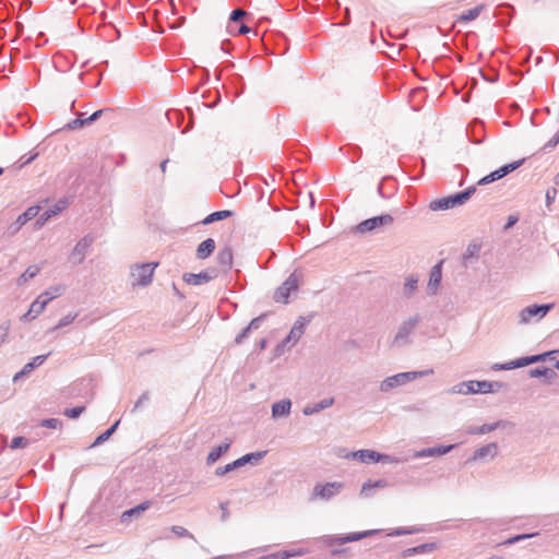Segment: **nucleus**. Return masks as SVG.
Instances as JSON below:
<instances>
[{
  "mask_svg": "<svg viewBox=\"0 0 559 559\" xmlns=\"http://www.w3.org/2000/svg\"><path fill=\"white\" fill-rule=\"evenodd\" d=\"M453 448H455V444L427 448V449H423L420 451L415 452L414 457L421 459V457H427V456L443 455V454L449 453Z\"/></svg>",
  "mask_w": 559,
  "mask_h": 559,
  "instance_id": "nucleus-19",
  "label": "nucleus"
},
{
  "mask_svg": "<svg viewBox=\"0 0 559 559\" xmlns=\"http://www.w3.org/2000/svg\"><path fill=\"white\" fill-rule=\"evenodd\" d=\"M476 192V187L472 186L465 189L464 191H460L455 194H451L444 198L432 200L429 203V209L431 211H445L453 209L459 205H463L466 201L471 199V197Z\"/></svg>",
  "mask_w": 559,
  "mask_h": 559,
  "instance_id": "nucleus-3",
  "label": "nucleus"
},
{
  "mask_svg": "<svg viewBox=\"0 0 559 559\" xmlns=\"http://www.w3.org/2000/svg\"><path fill=\"white\" fill-rule=\"evenodd\" d=\"M37 156H38V153H34V154L29 155L28 157L22 156L19 160L20 162L19 167L22 168V167L31 164Z\"/></svg>",
  "mask_w": 559,
  "mask_h": 559,
  "instance_id": "nucleus-58",
  "label": "nucleus"
},
{
  "mask_svg": "<svg viewBox=\"0 0 559 559\" xmlns=\"http://www.w3.org/2000/svg\"><path fill=\"white\" fill-rule=\"evenodd\" d=\"M480 250V246L477 243H469L465 250L463 255L464 261H467L469 258L476 257Z\"/></svg>",
  "mask_w": 559,
  "mask_h": 559,
  "instance_id": "nucleus-42",
  "label": "nucleus"
},
{
  "mask_svg": "<svg viewBox=\"0 0 559 559\" xmlns=\"http://www.w3.org/2000/svg\"><path fill=\"white\" fill-rule=\"evenodd\" d=\"M9 335V326L0 325V345L7 340Z\"/></svg>",
  "mask_w": 559,
  "mask_h": 559,
  "instance_id": "nucleus-60",
  "label": "nucleus"
},
{
  "mask_svg": "<svg viewBox=\"0 0 559 559\" xmlns=\"http://www.w3.org/2000/svg\"><path fill=\"white\" fill-rule=\"evenodd\" d=\"M239 467H242V466H241L239 460L237 459L234 462H231V463H229V464H227L225 466L217 467L215 469V475L216 476H223V475H225V474H227V473H229L231 471H235V469H237Z\"/></svg>",
  "mask_w": 559,
  "mask_h": 559,
  "instance_id": "nucleus-37",
  "label": "nucleus"
},
{
  "mask_svg": "<svg viewBox=\"0 0 559 559\" xmlns=\"http://www.w3.org/2000/svg\"><path fill=\"white\" fill-rule=\"evenodd\" d=\"M33 371V367L31 365H25L23 367V369L19 372H16L14 376H13V382H17L19 380H21L22 378L28 376L31 372Z\"/></svg>",
  "mask_w": 559,
  "mask_h": 559,
  "instance_id": "nucleus-49",
  "label": "nucleus"
},
{
  "mask_svg": "<svg viewBox=\"0 0 559 559\" xmlns=\"http://www.w3.org/2000/svg\"><path fill=\"white\" fill-rule=\"evenodd\" d=\"M348 456L359 460L362 463H397L399 460L386 454H381L373 450H358L352 452Z\"/></svg>",
  "mask_w": 559,
  "mask_h": 559,
  "instance_id": "nucleus-7",
  "label": "nucleus"
},
{
  "mask_svg": "<svg viewBox=\"0 0 559 559\" xmlns=\"http://www.w3.org/2000/svg\"><path fill=\"white\" fill-rule=\"evenodd\" d=\"M389 484L385 479H378L376 481H371V480H368L366 481L362 487H361V490H360V495L361 496H365V497H369L371 493H370V490L373 489V488H385L388 487Z\"/></svg>",
  "mask_w": 559,
  "mask_h": 559,
  "instance_id": "nucleus-31",
  "label": "nucleus"
},
{
  "mask_svg": "<svg viewBox=\"0 0 559 559\" xmlns=\"http://www.w3.org/2000/svg\"><path fill=\"white\" fill-rule=\"evenodd\" d=\"M441 264L442 262H439L436 264L430 272L429 282H428V289L435 294L440 285L441 278H442V271H441Z\"/></svg>",
  "mask_w": 559,
  "mask_h": 559,
  "instance_id": "nucleus-23",
  "label": "nucleus"
},
{
  "mask_svg": "<svg viewBox=\"0 0 559 559\" xmlns=\"http://www.w3.org/2000/svg\"><path fill=\"white\" fill-rule=\"evenodd\" d=\"M545 372H546V367H537V368L531 369L528 371V374L531 378H542L543 374H545Z\"/></svg>",
  "mask_w": 559,
  "mask_h": 559,
  "instance_id": "nucleus-57",
  "label": "nucleus"
},
{
  "mask_svg": "<svg viewBox=\"0 0 559 559\" xmlns=\"http://www.w3.org/2000/svg\"><path fill=\"white\" fill-rule=\"evenodd\" d=\"M418 280L414 276H409L406 278L404 283V294L412 295L417 289Z\"/></svg>",
  "mask_w": 559,
  "mask_h": 559,
  "instance_id": "nucleus-40",
  "label": "nucleus"
},
{
  "mask_svg": "<svg viewBox=\"0 0 559 559\" xmlns=\"http://www.w3.org/2000/svg\"><path fill=\"white\" fill-rule=\"evenodd\" d=\"M148 507H150V502H147V501L142 502L139 506L124 511L122 514V519L124 520L126 518L139 516L142 512H144L146 509H148Z\"/></svg>",
  "mask_w": 559,
  "mask_h": 559,
  "instance_id": "nucleus-36",
  "label": "nucleus"
},
{
  "mask_svg": "<svg viewBox=\"0 0 559 559\" xmlns=\"http://www.w3.org/2000/svg\"><path fill=\"white\" fill-rule=\"evenodd\" d=\"M265 454H266V451L250 452V453L242 455L238 460H239L241 466H245L247 464L258 463L260 460H262L265 456Z\"/></svg>",
  "mask_w": 559,
  "mask_h": 559,
  "instance_id": "nucleus-33",
  "label": "nucleus"
},
{
  "mask_svg": "<svg viewBox=\"0 0 559 559\" xmlns=\"http://www.w3.org/2000/svg\"><path fill=\"white\" fill-rule=\"evenodd\" d=\"M555 197H556L555 189H552L551 191L550 190L547 191V193H546L547 205H550V203L555 200Z\"/></svg>",
  "mask_w": 559,
  "mask_h": 559,
  "instance_id": "nucleus-63",
  "label": "nucleus"
},
{
  "mask_svg": "<svg viewBox=\"0 0 559 559\" xmlns=\"http://www.w3.org/2000/svg\"><path fill=\"white\" fill-rule=\"evenodd\" d=\"M555 304L530 305L519 312V323L530 324L533 321H539L545 318L552 309Z\"/></svg>",
  "mask_w": 559,
  "mask_h": 559,
  "instance_id": "nucleus-5",
  "label": "nucleus"
},
{
  "mask_svg": "<svg viewBox=\"0 0 559 559\" xmlns=\"http://www.w3.org/2000/svg\"><path fill=\"white\" fill-rule=\"evenodd\" d=\"M559 143V135L555 134L546 144L545 148H554Z\"/></svg>",
  "mask_w": 559,
  "mask_h": 559,
  "instance_id": "nucleus-61",
  "label": "nucleus"
},
{
  "mask_svg": "<svg viewBox=\"0 0 559 559\" xmlns=\"http://www.w3.org/2000/svg\"><path fill=\"white\" fill-rule=\"evenodd\" d=\"M233 214L234 213L229 210L216 211V212H213L210 215H207L201 223L203 225H210L212 223L226 219V218L233 216Z\"/></svg>",
  "mask_w": 559,
  "mask_h": 559,
  "instance_id": "nucleus-30",
  "label": "nucleus"
},
{
  "mask_svg": "<svg viewBox=\"0 0 559 559\" xmlns=\"http://www.w3.org/2000/svg\"><path fill=\"white\" fill-rule=\"evenodd\" d=\"M215 250V240L213 238H207L203 240L197 248V258L200 260H204L209 258Z\"/></svg>",
  "mask_w": 559,
  "mask_h": 559,
  "instance_id": "nucleus-21",
  "label": "nucleus"
},
{
  "mask_svg": "<svg viewBox=\"0 0 559 559\" xmlns=\"http://www.w3.org/2000/svg\"><path fill=\"white\" fill-rule=\"evenodd\" d=\"M66 292V286L62 284L49 287L47 290L40 294L43 298L49 302L50 300L61 296Z\"/></svg>",
  "mask_w": 559,
  "mask_h": 559,
  "instance_id": "nucleus-32",
  "label": "nucleus"
},
{
  "mask_svg": "<svg viewBox=\"0 0 559 559\" xmlns=\"http://www.w3.org/2000/svg\"><path fill=\"white\" fill-rule=\"evenodd\" d=\"M551 353H545V354H538V355H532L526 357H521L519 359L506 362V364H495L491 368L496 371L499 370H512L515 368L525 367L538 361H543L546 359L548 355Z\"/></svg>",
  "mask_w": 559,
  "mask_h": 559,
  "instance_id": "nucleus-8",
  "label": "nucleus"
},
{
  "mask_svg": "<svg viewBox=\"0 0 559 559\" xmlns=\"http://www.w3.org/2000/svg\"><path fill=\"white\" fill-rule=\"evenodd\" d=\"M343 488V484L338 481L326 483L324 485L317 484L312 491L311 499L330 500L335 497Z\"/></svg>",
  "mask_w": 559,
  "mask_h": 559,
  "instance_id": "nucleus-13",
  "label": "nucleus"
},
{
  "mask_svg": "<svg viewBox=\"0 0 559 559\" xmlns=\"http://www.w3.org/2000/svg\"><path fill=\"white\" fill-rule=\"evenodd\" d=\"M231 441L226 440L224 443L219 444L218 447L214 448L206 457V464L212 465L214 464L224 453H226L230 448Z\"/></svg>",
  "mask_w": 559,
  "mask_h": 559,
  "instance_id": "nucleus-24",
  "label": "nucleus"
},
{
  "mask_svg": "<svg viewBox=\"0 0 559 559\" xmlns=\"http://www.w3.org/2000/svg\"><path fill=\"white\" fill-rule=\"evenodd\" d=\"M292 402L288 399L281 400L272 405V416L274 418L285 417L290 414Z\"/></svg>",
  "mask_w": 559,
  "mask_h": 559,
  "instance_id": "nucleus-22",
  "label": "nucleus"
},
{
  "mask_svg": "<svg viewBox=\"0 0 559 559\" xmlns=\"http://www.w3.org/2000/svg\"><path fill=\"white\" fill-rule=\"evenodd\" d=\"M503 384L501 382H490V381H464L459 384L453 385L448 390L450 394H476V393H490L495 391V388L500 389Z\"/></svg>",
  "mask_w": 559,
  "mask_h": 559,
  "instance_id": "nucleus-1",
  "label": "nucleus"
},
{
  "mask_svg": "<svg viewBox=\"0 0 559 559\" xmlns=\"http://www.w3.org/2000/svg\"><path fill=\"white\" fill-rule=\"evenodd\" d=\"M39 206H29L25 212L17 216L15 222L8 227L7 233L10 236L15 235L28 221L35 218L39 213Z\"/></svg>",
  "mask_w": 559,
  "mask_h": 559,
  "instance_id": "nucleus-15",
  "label": "nucleus"
},
{
  "mask_svg": "<svg viewBox=\"0 0 559 559\" xmlns=\"http://www.w3.org/2000/svg\"><path fill=\"white\" fill-rule=\"evenodd\" d=\"M250 31H251V29H250V27H249V26H247L246 24H241V25L239 26V28H238L237 34H239V35H245V34H248Z\"/></svg>",
  "mask_w": 559,
  "mask_h": 559,
  "instance_id": "nucleus-64",
  "label": "nucleus"
},
{
  "mask_svg": "<svg viewBox=\"0 0 559 559\" xmlns=\"http://www.w3.org/2000/svg\"><path fill=\"white\" fill-rule=\"evenodd\" d=\"M41 427L50 428V429H59L62 427V421L58 418H47L43 419L39 424Z\"/></svg>",
  "mask_w": 559,
  "mask_h": 559,
  "instance_id": "nucleus-41",
  "label": "nucleus"
},
{
  "mask_svg": "<svg viewBox=\"0 0 559 559\" xmlns=\"http://www.w3.org/2000/svg\"><path fill=\"white\" fill-rule=\"evenodd\" d=\"M420 321L421 316L419 313H415L403 320L393 337L392 345L395 347H405L411 345L413 343L412 334L415 332Z\"/></svg>",
  "mask_w": 559,
  "mask_h": 559,
  "instance_id": "nucleus-4",
  "label": "nucleus"
},
{
  "mask_svg": "<svg viewBox=\"0 0 559 559\" xmlns=\"http://www.w3.org/2000/svg\"><path fill=\"white\" fill-rule=\"evenodd\" d=\"M252 330L250 329L249 325H247L245 329H242V331L236 336L235 338V343L237 345L241 344L245 342V340L249 336V333L251 332Z\"/></svg>",
  "mask_w": 559,
  "mask_h": 559,
  "instance_id": "nucleus-54",
  "label": "nucleus"
},
{
  "mask_svg": "<svg viewBox=\"0 0 559 559\" xmlns=\"http://www.w3.org/2000/svg\"><path fill=\"white\" fill-rule=\"evenodd\" d=\"M63 206L56 204L52 209L45 211L35 222V229L41 228L52 216L57 215Z\"/></svg>",
  "mask_w": 559,
  "mask_h": 559,
  "instance_id": "nucleus-28",
  "label": "nucleus"
},
{
  "mask_svg": "<svg viewBox=\"0 0 559 559\" xmlns=\"http://www.w3.org/2000/svg\"><path fill=\"white\" fill-rule=\"evenodd\" d=\"M217 263L225 270H229L233 265V251L229 247H225L218 251L216 255Z\"/></svg>",
  "mask_w": 559,
  "mask_h": 559,
  "instance_id": "nucleus-27",
  "label": "nucleus"
},
{
  "mask_svg": "<svg viewBox=\"0 0 559 559\" xmlns=\"http://www.w3.org/2000/svg\"><path fill=\"white\" fill-rule=\"evenodd\" d=\"M40 269L36 265L28 266L25 272L20 276L19 284L25 283L32 278H34L38 273Z\"/></svg>",
  "mask_w": 559,
  "mask_h": 559,
  "instance_id": "nucleus-38",
  "label": "nucleus"
},
{
  "mask_svg": "<svg viewBox=\"0 0 559 559\" xmlns=\"http://www.w3.org/2000/svg\"><path fill=\"white\" fill-rule=\"evenodd\" d=\"M85 411V406H75L72 408H68L64 412V415L69 418L75 419L81 416V414Z\"/></svg>",
  "mask_w": 559,
  "mask_h": 559,
  "instance_id": "nucleus-45",
  "label": "nucleus"
},
{
  "mask_svg": "<svg viewBox=\"0 0 559 559\" xmlns=\"http://www.w3.org/2000/svg\"><path fill=\"white\" fill-rule=\"evenodd\" d=\"M538 533H532V534H521V535H515L509 539H507L504 542L506 545H512V544H515L520 540H523V539H526V538H531V537H534V536H537Z\"/></svg>",
  "mask_w": 559,
  "mask_h": 559,
  "instance_id": "nucleus-48",
  "label": "nucleus"
},
{
  "mask_svg": "<svg viewBox=\"0 0 559 559\" xmlns=\"http://www.w3.org/2000/svg\"><path fill=\"white\" fill-rule=\"evenodd\" d=\"M28 444V439L25 437H15L12 439L10 448L11 449H23Z\"/></svg>",
  "mask_w": 559,
  "mask_h": 559,
  "instance_id": "nucleus-46",
  "label": "nucleus"
},
{
  "mask_svg": "<svg viewBox=\"0 0 559 559\" xmlns=\"http://www.w3.org/2000/svg\"><path fill=\"white\" fill-rule=\"evenodd\" d=\"M157 263L134 264L130 270L132 286H147L151 284Z\"/></svg>",
  "mask_w": 559,
  "mask_h": 559,
  "instance_id": "nucleus-6",
  "label": "nucleus"
},
{
  "mask_svg": "<svg viewBox=\"0 0 559 559\" xmlns=\"http://www.w3.org/2000/svg\"><path fill=\"white\" fill-rule=\"evenodd\" d=\"M436 548L435 544H423L413 548H408L404 551V556H412L416 554H424L427 551H432Z\"/></svg>",
  "mask_w": 559,
  "mask_h": 559,
  "instance_id": "nucleus-35",
  "label": "nucleus"
},
{
  "mask_svg": "<svg viewBox=\"0 0 559 559\" xmlns=\"http://www.w3.org/2000/svg\"><path fill=\"white\" fill-rule=\"evenodd\" d=\"M247 15V12L242 9H235L231 11L230 15H229V21L230 22H238L240 20H242L245 16Z\"/></svg>",
  "mask_w": 559,
  "mask_h": 559,
  "instance_id": "nucleus-50",
  "label": "nucleus"
},
{
  "mask_svg": "<svg viewBox=\"0 0 559 559\" xmlns=\"http://www.w3.org/2000/svg\"><path fill=\"white\" fill-rule=\"evenodd\" d=\"M334 404V399L333 397H330V399H324L318 403H316L314 405H308L306 406L304 409H302V413L307 416L309 415H313V414H317L328 407H331L332 405Z\"/></svg>",
  "mask_w": 559,
  "mask_h": 559,
  "instance_id": "nucleus-26",
  "label": "nucleus"
},
{
  "mask_svg": "<svg viewBox=\"0 0 559 559\" xmlns=\"http://www.w3.org/2000/svg\"><path fill=\"white\" fill-rule=\"evenodd\" d=\"M78 317V312L75 313H68L67 316H64L63 318H61L58 322V324L56 326H53L52 329H50L48 332H52V331H56L58 329H61V328H64L69 324H71Z\"/></svg>",
  "mask_w": 559,
  "mask_h": 559,
  "instance_id": "nucleus-39",
  "label": "nucleus"
},
{
  "mask_svg": "<svg viewBox=\"0 0 559 559\" xmlns=\"http://www.w3.org/2000/svg\"><path fill=\"white\" fill-rule=\"evenodd\" d=\"M484 9H485V4H479L471 10H467L466 12L462 13L457 17L456 21L461 22V23H467V22L474 21L480 15V13Z\"/></svg>",
  "mask_w": 559,
  "mask_h": 559,
  "instance_id": "nucleus-29",
  "label": "nucleus"
},
{
  "mask_svg": "<svg viewBox=\"0 0 559 559\" xmlns=\"http://www.w3.org/2000/svg\"><path fill=\"white\" fill-rule=\"evenodd\" d=\"M265 318L266 313L260 314L259 317L252 319L248 325L250 326L251 330H258Z\"/></svg>",
  "mask_w": 559,
  "mask_h": 559,
  "instance_id": "nucleus-55",
  "label": "nucleus"
},
{
  "mask_svg": "<svg viewBox=\"0 0 559 559\" xmlns=\"http://www.w3.org/2000/svg\"><path fill=\"white\" fill-rule=\"evenodd\" d=\"M278 552H280V556L283 557L282 559H289V558H293V557H298V556H302V555L307 554V551L305 549L282 550V551H278Z\"/></svg>",
  "mask_w": 559,
  "mask_h": 559,
  "instance_id": "nucleus-47",
  "label": "nucleus"
},
{
  "mask_svg": "<svg viewBox=\"0 0 559 559\" xmlns=\"http://www.w3.org/2000/svg\"><path fill=\"white\" fill-rule=\"evenodd\" d=\"M47 301L43 296H38L31 305L28 311L22 317L24 321H31L39 316L46 308Z\"/></svg>",
  "mask_w": 559,
  "mask_h": 559,
  "instance_id": "nucleus-18",
  "label": "nucleus"
},
{
  "mask_svg": "<svg viewBox=\"0 0 559 559\" xmlns=\"http://www.w3.org/2000/svg\"><path fill=\"white\" fill-rule=\"evenodd\" d=\"M150 400V393L148 391L143 392L138 401L134 403V406L132 408V413L136 412L145 402Z\"/></svg>",
  "mask_w": 559,
  "mask_h": 559,
  "instance_id": "nucleus-51",
  "label": "nucleus"
},
{
  "mask_svg": "<svg viewBox=\"0 0 559 559\" xmlns=\"http://www.w3.org/2000/svg\"><path fill=\"white\" fill-rule=\"evenodd\" d=\"M299 284L296 273L290 274L287 280L275 290L274 300L276 302L287 304L292 292L297 290Z\"/></svg>",
  "mask_w": 559,
  "mask_h": 559,
  "instance_id": "nucleus-12",
  "label": "nucleus"
},
{
  "mask_svg": "<svg viewBox=\"0 0 559 559\" xmlns=\"http://www.w3.org/2000/svg\"><path fill=\"white\" fill-rule=\"evenodd\" d=\"M94 242V237L90 234L85 235L82 239H80L74 248L71 251L70 259L76 263L80 264L84 261L87 249L92 246Z\"/></svg>",
  "mask_w": 559,
  "mask_h": 559,
  "instance_id": "nucleus-14",
  "label": "nucleus"
},
{
  "mask_svg": "<svg viewBox=\"0 0 559 559\" xmlns=\"http://www.w3.org/2000/svg\"><path fill=\"white\" fill-rule=\"evenodd\" d=\"M120 424V420H117L112 426H110L105 432L100 433L95 441L90 445V448H94L97 445L103 444L105 441H107L114 432L117 430L118 426Z\"/></svg>",
  "mask_w": 559,
  "mask_h": 559,
  "instance_id": "nucleus-34",
  "label": "nucleus"
},
{
  "mask_svg": "<svg viewBox=\"0 0 559 559\" xmlns=\"http://www.w3.org/2000/svg\"><path fill=\"white\" fill-rule=\"evenodd\" d=\"M377 533H379L378 530H369V531H364V532H358V533H350V534L345 535V536L336 535V536L332 537V542L336 543V544H340V545H343L345 543L360 540L362 538L372 536V535H374Z\"/></svg>",
  "mask_w": 559,
  "mask_h": 559,
  "instance_id": "nucleus-17",
  "label": "nucleus"
},
{
  "mask_svg": "<svg viewBox=\"0 0 559 559\" xmlns=\"http://www.w3.org/2000/svg\"><path fill=\"white\" fill-rule=\"evenodd\" d=\"M498 454V445L496 442L488 443L477 449L473 456L467 461L483 460L486 456L495 457Z\"/></svg>",
  "mask_w": 559,
  "mask_h": 559,
  "instance_id": "nucleus-20",
  "label": "nucleus"
},
{
  "mask_svg": "<svg viewBox=\"0 0 559 559\" xmlns=\"http://www.w3.org/2000/svg\"><path fill=\"white\" fill-rule=\"evenodd\" d=\"M105 111H111V109L110 108H106V109L96 110L90 117H87V123L91 124V123L97 121Z\"/></svg>",
  "mask_w": 559,
  "mask_h": 559,
  "instance_id": "nucleus-56",
  "label": "nucleus"
},
{
  "mask_svg": "<svg viewBox=\"0 0 559 559\" xmlns=\"http://www.w3.org/2000/svg\"><path fill=\"white\" fill-rule=\"evenodd\" d=\"M227 507H228V502H222L219 504V508L222 509V519L223 520H226L228 518L229 513H228Z\"/></svg>",
  "mask_w": 559,
  "mask_h": 559,
  "instance_id": "nucleus-62",
  "label": "nucleus"
},
{
  "mask_svg": "<svg viewBox=\"0 0 559 559\" xmlns=\"http://www.w3.org/2000/svg\"><path fill=\"white\" fill-rule=\"evenodd\" d=\"M171 532L177 535L178 537H189L191 539H195L193 534H191L188 530H186L183 526L174 525L171 527Z\"/></svg>",
  "mask_w": 559,
  "mask_h": 559,
  "instance_id": "nucleus-44",
  "label": "nucleus"
},
{
  "mask_svg": "<svg viewBox=\"0 0 559 559\" xmlns=\"http://www.w3.org/2000/svg\"><path fill=\"white\" fill-rule=\"evenodd\" d=\"M519 221V217L516 215H510L508 217V221L503 227L504 230H509L510 228H512Z\"/></svg>",
  "mask_w": 559,
  "mask_h": 559,
  "instance_id": "nucleus-59",
  "label": "nucleus"
},
{
  "mask_svg": "<svg viewBox=\"0 0 559 559\" xmlns=\"http://www.w3.org/2000/svg\"><path fill=\"white\" fill-rule=\"evenodd\" d=\"M558 377L557 372L554 369L546 367V372L543 374L544 383L550 384Z\"/></svg>",
  "mask_w": 559,
  "mask_h": 559,
  "instance_id": "nucleus-53",
  "label": "nucleus"
},
{
  "mask_svg": "<svg viewBox=\"0 0 559 559\" xmlns=\"http://www.w3.org/2000/svg\"><path fill=\"white\" fill-rule=\"evenodd\" d=\"M307 321L304 317H299L294 323L289 334L283 340V342L277 346V350L282 352L285 347L294 346L305 333Z\"/></svg>",
  "mask_w": 559,
  "mask_h": 559,
  "instance_id": "nucleus-11",
  "label": "nucleus"
},
{
  "mask_svg": "<svg viewBox=\"0 0 559 559\" xmlns=\"http://www.w3.org/2000/svg\"><path fill=\"white\" fill-rule=\"evenodd\" d=\"M50 354L51 353H48L46 355H38L34 357L32 361L27 362V365H31L34 370L36 367L41 366L45 362V360L50 356Z\"/></svg>",
  "mask_w": 559,
  "mask_h": 559,
  "instance_id": "nucleus-52",
  "label": "nucleus"
},
{
  "mask_svg": "<svg viewBox=\"0 0 559 559\" xmlns=\"http://www.w3.org/2000/svg\"><path fill=\"white\" fill-rule=\"evenodd\" d=\"M524 162H525V158H522V159L512 162L510 164L503 165L500 168H498L497 170H495V171L490 173L489 175L479 179L477 185L484 186V185L491 183L496 180H499V179L506 177L507 175L511 174L512 171L516 170L519 167H521L523 165Z\"/></svg>",
  "mask_w": 559,
  "mask_h": 559,
  "instance_id": "nucleus-10",
  "label": "nucleus"
},
{
  "mask_svg": "<svg viewBox=\"0 0 559 559\" xmlns=\"http://www.w3.org/2000/svg\"><path fill=\"white\" fill-rule=\"evenodd\" d=\"M504 424L503 421H496V423H492V424H484L481 426H471L468 427L467 429V432L469 435H485V433H489L493 430H496L497 428L499 427H503Z\"/></svg>",
  "mask_w": 559,
  "mask_h": 559,
  "instance_id": "nucleus-25",
  "label": "nucleus"
},
{
  "mask_svg": "<svg viewBox=\"0 0 559 559\" xmlns=\"http://www.w3.org/2000/svg\"><path fill=\"white\" fill-rule=\"evenodd\" d=\"M216 276V272L212 271H203L198 274L194 273H185L183 274V281L189 285H201L209 283L211 280H213Z\"/></svg>",
  "mask_w": 559,
  "mask_h": 559,
  "instance_id": "nucleus-16",
  "label": "nucleus"
},
{
  "mask_svg": "<svg viewBox=\"0 0 559 559\" xmlns=\"http://www.w3.org/2000/svg\"><path fill=\"white\" fill-rule=\"evenodd\" d=\"M393 217L390 214H382L368 219L362 221L356 226L358 234L371 233L382 226H389L393 223Z\"/></svg>",
  "mask_w": 559,
  "mask_h": 559,
  "instance_id": "nucleus-9",
  "label": "nucleus"
},
{
  "mask_svg": "<svg viewBox=\"0 0 559 559\" xmlns=\"http://www.w3.org/2000/svg\"><path fill=\"white\" fill-rule=\"evenodd\" d=\"M433 372H435L433 369L429 368V369H425V370H420V371H406V372L396 373L394 376H391V377H388L386 379H384L380 383L379 389L381 392L386 393L397 386L406 384L407 382L414 381V380L423 378V377L433 374Z\"/></svg>",
  "mask_w": 559,
  "mask_h": 559,
  "instance_id": "nucleus-2",
  "label": "nucleus"
},
{
  "mask_svg": "<svg viewBox=\"0 0 559 559\" xmlns=\"http://www.w3.org/2000/svg\"><path fill=\"white\" fill-rule=\"evenodd\" d=\"M87 118H82V114L74 120L70 121L68 124H67V128L68 129H71V130H74V129H78V128H82L84 126H87Z\"/></svg>",
  "mask_w": 559,
  "mask_h": 559,
  "instance_id": "nucleus-43",
  "label": "nucleus"
}]
</instances>
